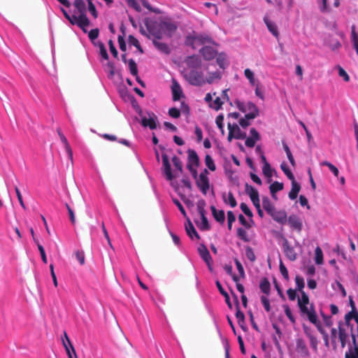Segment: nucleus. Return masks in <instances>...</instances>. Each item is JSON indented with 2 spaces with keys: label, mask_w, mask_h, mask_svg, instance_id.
Returning a JSON list of instances; mask_svg holds the SVG:
<instances>
[{
  "label": "nucleus",
  "mask_w": 358,
  "mask_h": 358,
  "mask_svg": "<svg viewBox=\"0 0 358 358\" xmlns=\"http://www.w3.org/2000/svg\"><path fill=\"white\" fill-rule=\"evenodd\" d=\"M61 11L66 20L72 25H77L84 32H87L85 27H88L90 21L87 17L86 1H60Z\"/></svg>",
  "instance_id": "1"
},
{
  "label": "nucleus",
  "mask_w": 358,
  "mask_h": 358,
  "mask_svg": "<svg viewBox=\"0 0 358 358\" xmlns=\"http://www.w3.org/2000/svg\"><path fill=\"white\" fill-rule=\"evenodd\" d=\"M301 297L298 299V305L301 313L306 315L311 323L317 324V315L313 305H310L308 308L307 307V304L309 303V298L308 295L304 292H301Z\"/></svg>",
  "instance_id": "2"
},
{
  "label": "nucleus",
  "mask_w": 358,
  "mask_h": 358,
  "mask_svg": "<svg viewBox=\"0 0 358 358\" xmlns=\"http://www.w3.org/2000/svg\"><path fill=\"white\" fill-rule=\"evenodd\" d=\"M184 78L190 85L194 86H201L206 83L203 72L194 69L186 72Z\"/></svg>",
  "instance_id": "3"
},
{
  "label": "nucleus",
  "mask_w": 358,
  "mask_h": 358,
  "mask_svg": "<svg viewBox=\"0 0 358 358\" xmlns=\"http://www.w3.org/2000/svg\"><path fill=\"white\" fill-rule=\"evenodd\" d=\"M147 31L150 33V39L161 40L163 37L162 29L160 27V22H152L146 20L145 22Z\"/></svg>",
  "instance_id": "4"
},
{
  "label": "nucleus",
  "mask_w": 358,
  "mask_h": 358,
  "mask_svg": "<svg viewBox=\"0 0 358 358\" xmlns=\"http://www.w3.org/2000/svg\"><path fill=\"white\" fill-rule=\"evenodd\" d=\"M229 134L227 140L231 142L233 138L236 139H245L246 138V133L241 130L238 124L228 123Z\"/></svg>",
  "instance_id": "5"
},
{
  "label": "nucleus",
  "mask_w": 358,
  "mask_h": 358,
  "mask_svg": "<svg viewBox=\"0 0 358 358\" xmlns=\"http://www.w3.org/2000/svg\"><path fill=\"white\" fill-rule=\"evenodd\" d=\"M208 172L207 169H204L199 174V178L196 179V184L201 192L205 195L209 189V179L208 178Z\"/></svg>",
  "instance_id": "6"
},
{
  "label": "nucleus",
  "mask_w": 358,
  "mask_h": 358,
  "mask_svg": "<svg viewBox=\"0 0 358 358\" xmlns=\"http://www.w3.org/2000/svg\"><path fill=\"white\" fill-rule=\"evenodd\" d=\"M160 27L162 29L164 35L169 38L171 37L177 29V25L169 20L160 21Z\"/></svg>",
  "instance_id": "7"
},
{
  "label": "nucleus",
  "mask_w": 358,
  "mask_h": 358,
  "mask_svg": "<svg viewBox=\"0 0 358 358\" xmlns=\"http://www.w3.org/2000/svg\"><path fill=\"white\" fill-rule=\"evenodd\" d=\"M198 251L199 253L200 257L202 258V259L206 262V264L208 266V268L210 271H213V259L210 256V254L204 245H201L199 248Z\"/></svg>",
  "instance_id": "8"
},
{
  "label": "nucleus",
  "mask_w": 358,
  "mask_h": 358,
  "mask_svg": "<svg viewBox=\"0 0 358 358\" xmlns=\"http://www.w3.org/2000/svg\"><path fill=\"white\" fill-rule=\"evenodd\" d=\"M283 251L288 259L293 262L296 259V253L293 247L290 245L287 238H283L282 243Z\"/></svg>",
  "instance_id": "9"
},
{
  "label": "nucleus",
  "mask_w": 358,
  "mask_h": 358,
  "mask_svg": "<svg viewBox=\"0 0 358 358\" xmlns=\"http://www.w3.org/2000/svg\"><path fill=\"white\" fill-rule=\"evenodd\" d=\"M350 305L352 308V310L345 315V324L346 326L350 325V318H353L358 325V312L355 307L354 301L350 298Z\"/></svg>",
  "instance_id": "10"
},
{
  "label": "nucleus",
  "mask_w": 358,
  "mask_h": 358,
  "mask_svg": "<svg viewBox=\"0 0 358 358\" xmlns=\"http://www.w3.org/2000/svg\"><path fill=\"white\" fill-rule=\"evenodd\" d=\"M287 220L292 229L296 231L298 233L301 231L303 224L301 219L297 215H291Z\"/></svg>",
  "instance_id": "11"
},
{
  "label": "nucleus",
  "mask_w": 358,
  "mask_h": 358,
  "mask_svg": "<svg viewBox=\"0 0 358 358\" xmlns=\"http://www.w3.org/2000/svg\"><path fill=\"white\" fill-rule=\"evenodd\" d=\"M250 137L245 138V144L248 148H253L257 141L260 140V135L255 128H252L250 131Z\"/></svg>",
  "instance_id": "12"
},
{
  "label": "nucleus",
  "mask_w": 358,
  "mask_h": 358,
  "mask_svg": "<svg viewBox=\"0 0 358 358\" xmlns=\"http://www.w3.org/2000/svg\"><path fill=\"white\" fill-rule=\"evenodd\" d=\"M162 157L164 171L166 175V178L168 180H172L174 178V176L171 172V164L169 163V157L166 154H163Z\"/></svg>",
  "instance_id": "13"
},
{
  "label": "nucleus",
  "mask_w": 358,
  "mask_h": 358,
  "mask_svg": "<svg viewBox=\"0 0 358 358\" xmlns=\"http://www.w3.org/2000/svg\"><path fill=\"white\" fill-rule=\"evenodd\" d=\"M204 59L210 61L213 59L217 55L215 50L210 46H204L199 50Z\"/></svg>",
  "instance_id": "14"
},
{
  "label": "nucleus",
  "mask_w": 358,
  "mask_h": 358,
  "mask_svg": "<svg viewBox=\"0 0 358 358\" xmlns=\"http://www.w3.org/2000/svg\"><path fill=\"white\" fill-rule=\"evenodd\" d=\"M245 107H247V111H248V113L245 114L246 118L255 119L257 116H259V109L255 103L249 101L247 103H245Z\"/></svg>",
  "instance_id": "15"
},
{
  "label": "nucleus",
  "mask_w": 358,
  "mask_h": 358,
  "mask_svg": "<svg viewBox=\"0 0 358 358\" xmlns=\"http://www.w3.org/2000/svg\"><path fill=\"white\" fill-rule=\"evenodd\" d=\"M348 338V334L347 333L346 329L343 327V324L342 322H339L338 323V339L341 342V345L342 348H344L347 343V340Z\"/></svg>",
  "instance_id": "16"
},
{
  "label": "nucleus",
  "mask_w": 358,
  "mask_h": 358,
  "mask_svg": "<svg viewBox=\"0 0 358 358\" xmlns=\"http://www.w3.org/2000/svg\"><path fill=\"white\" fill-rule=\"evenodd\" d=\"M187 66L190 69H199L201 66V60L197 55L188 57L185 59Z\"/></svg>",
  "instance_id": "17"
},
{
  "label": "nucleus",
  "mask_w": 358,
  "mask_h": 358,
  "mask_svg": "<svg viewBox=\"0 0 358 358\" xmlns=\"http://www.w3.org/2000/svg\"><path fill=\"white\" fill-rule=\"evenodd\" d=\"M235 298V302H236V317L238 321V324L241 326V327L244 329L243 324L245 323V315L244 313L240 309V305L239 301L238 299V297L236 294L234 295Z\"/></svg>",
  "instance_id": "18"
},
{
  "label": "nucleus",
  "mask_w": 358,
  "mask_h": 358,
  "mask_svg": "<svg viewBox=\"0 0 358 358\" xmlns=\"http://www.w3.org/2000/svg\"><path fill=\"white\" fill-rule=\"evenodd\" d=\"M156 120L157 116L154 113H152V115H150L149 118L146 117H142L141 124L145 127H148L150 129H155L157 128Z\"/></svg>",
  "instance_id": "19"
},
{
  "label": "nucleus",
  "mask_w": 358,
  "mask_h": 358,
  "mask_svg": "<svg viewBox=\"0 0 358 358\" xmlns=\"http://www.w3.org/2000/svg\"><path fill=\"white\" fill-rule=\"evenodd\" d=\"M57 131L60 138L61 141L64 145L65 150L69 155V157L71 162H72L73 161V152H72L71 148L66 138L62 132L61 129L58 128Z\"/></svg>",
  "instance_id": "20"
},
{
  "label": "nucleus",
  "mask_w": 358,
  "mask_h": 358,
  "mask_svg": "<svg viewBox=\"0 0 358 358\" xmlns=\"http://www.w3.org/2000/svg\"><path fill=\"white\" fill-rule=\"evenodd\" d=\"M272 218L280 224H285L287 222V216L285 210L276 211L275 210L270 214Z\"/></svg>",
  "instance_id": "21"
},
{
  "label": "nucleus",
  "mask_w": 358,
  "mask_h": 358,
  "mask_svg": "<svg viewBox=\"0 0 358 358\" xmlns=\"http://www.w3.org/2000/svg\"><path fill=\"white\" fill-rule=\"evenodd\" d=\"M185 230L187 235L192 239L194 236L196 239H200V236L196 231L193 224L190 221V220L187 218V224H185Z\"/></svg>",
  "instance_id": "22"
},
{
  "label": "nucleus",
  "mask_w": 358,
  "mask_h": 358,
  "mask_svg": "<svg viewBox=\"0 0 358 358\" xmlns=\"http://www.w3.org/2000/svg\"><path fill=\"white\" fill-rule=\"evenodd\" d=\"M171 91L173 94V100L174 101L180 100L182 96V91L180 85L176 80L173 81Z\"/></svg>",
  "instance_id": "23"
},
{
  "label": "nucleus",
  "mask_w": 358,
  "mask_h": 358,
  "mask_svg": "<svg viewBox=\"0 0 358 358\" xmlns=\"http://www.w3.org/2000/svg\"><path fill=\"white\" fill-rule=\"evenodd\" d=\"M350 41L353 48L358 55V32L355 24L351 26Z\"/></svg>",
  "instance_id": "24"
},
{
  "label": "nucleus",
  "mask_w": 358,
  "mask_h": 358,
  "mask_svg": "<svg viewBox=\"0 0 358 358\" xmlns=\"http://www.w3.org/2000/svg\"><path fill=\"white\" fill-rule=\"evenodd\" d=\"M210 210L215 220L217 222L223 224L225 220L224 211L223 210H217L214 206H210Z\"/></svg>",
  "instance_id": "25"
},
{
  "label": "nucleus",
  "mask_w": 358,
  "mask_h": 358,
  "mask_svg": "<svg viewBox=\"0 0 358 358\" xmlns=\"http://www.w3.org/2000/svg\"><path fill=\"white\" fill-rule=\"evenodd\" d=\"M152 43L155 47L161 52L169 55L171 52V49L169 45L163 42L159 41V40L152 39Z\"/></svg>",
  "instance_id": "26"
},
{
  "label": "nucleus",
  "mask_w": 358,
  "mask_h": 358,
  "mask_svg": "<svg viewBox=\"0 0 358 358\" xmlns=\"http://www.w3.org/2000/svg\"><path fill=\"white\" fill-rule=\"evenodd\" d=\"M188 153V162L187 164H191L192 166H198L199 164V159L198 155L194 150L189 149Z\"/></svg>",
  "instance_id": "27"
},
{
  "label": "nucleus",
  "mask_w": 358,
  "mask_h": 358,
  "mask_svg": "<svg viewBox=\"0 0 358 358\" xmlns=\"http://www.w3.org/2000/svg\"><path fill=\"white\" fill-rule=\"evenodd\" d=\"M264 20L269 31L274 36L278 37L279 32L276 24L273 22L271 21L267 17H264Z\"/></svg>",
  "instance_id": "28"
},
{
  "label": "nucleus",
  "mask_w": 358,
  "mask_h": 358,
  "mask_svg": "<svg viewBox=\"0 0 358 358\" xmlns=\"http://www.w3.org/2000/svg\"><path fill=\"white\" fill-rule=\"evenodd\" d=\"M300 189H301L300 185L298 182H296L295 180H292V189L289 193V198L291 200L296 199Z\"/></svg>",
  "instance_id": "29"
},
{
  "label": "nucleus",
  "mask_w": 358,
  "mask_h": 358,
  "mask_svg": "<svg viewBox=\"0 0 358 358\" xmlns=\"http://www.w3.org/2000/svg\"><path fill=\"white\" fill-rule=\"evenodd\" d=\"M262 206L268 215L271 214L275 210L274 205L267 196L262 198Z\"/></svg>",
  "instance_id": "30"
},
{
  "label": "nucleus",
  "mask_w": 358,
  "mask_h": 358,
  "mask_svg": "<svg viewBox=\"0 0 358 358\" xmlns=\"http://www.w3.org/2000/svg\"><path fill=\"white\" fill-rule=\"evenodd\" d=\"M215 284H216V286H217L219 292H220V294L224 297L225 302L227 304L228 307L230 309H231L232 304L231 303L230 298H229L228 293L224 289V288L222 287V286L219 280H217L215 282Z\"/></svg>",
  "instance_id": "31"
},
{
  "label": "nucleus",
  "mask_w": 358,
  "mask_h": 358,
  "mask_svg": "<svg viewBox=\"0 0 358 358\" xmlns=\"http://www.w3.org/2000/svg\"><path fill=\"white\" fill-rule=\"evenodd\" d=\"M222 198H223L224 202L226 203H229V204L230 205V206L231 208H234L237 206L236 200L234 194H232V192H229L227 194V197L226 193H223Z\"/></svg>",
  "instance_id": "32"
},
{
  "label": "nucleus",
  "mask_w": 358,
  "mask_h": 358,
  "mask_svg": "<svg viewBox=\"0 0 358 358\" xmlns=\"http://www.w3.org/2000/svg\"><path fill=\"white\" fill-rule=\"evenodd\" d=\"M259 288L263 293L267 295L269 294L271 289V284L266 278H264L261 280L259 284Z\"/></svg>",
  "instance_id": "33"
},
{
  "label": "nucleus",
  "mask_w": 358,
  "mask_h": 358,
  "mask_svg": "<svg viewBox=\"0 0 358 358\" xmlns=\"http://www.w3.org/2000/svg\"><path fill=\"white\" fill-rule=\"evenodd\" d=\"M245 187V193L250 196V199H254L257 196H259L258 191L252 185L246 183Z\"/></svg>",
  "instance_id": "34"
},
{
  "label": "nucleus",
  "mask_w": 358,
  "mask_h": 358,
  "mask_svg": "<svg viewBox=\"0 0 358 358\" xmlns=\"http://www.w3.org/2000/svg\"><path fill=\"white\" fill-rule=\"evenodd\" d=\"M296 349L299 352L303 353L305 355H308V350L306 345L302 339H298L296 341Z\"/></svg>",
  "instance_id": "35"
},
{
  "label": "nucleus",
  "mask_w": 358,
  "mask_h": 358,
  "mask_svg": "<svg viewBox=\"0 0 358 358\" xmlns=\"http://www.w3.org/2000/svg\"><path fill=\"white\" fill-rule=\"evenodd\" d=\"M201 219V222L200 224L196 223L198 227L202 231H208L210 229V227L208 223V219L206 217V214L203 215H200Z\"/></svg>",
  "instance_id": "36"
},
{
  "label": "nucleus",
  "mask_w": 358,
  "mask_h": 358,
  "mask_svg": "<svg viewBox=\"0 0 358 358\" xmlns=\"http://www.w3.org/2000/svg\"><path fill=\"white\" fill-rule=\"evenodd\" d=\"M282 146H283L284 150L286 152L287 157L290 164H292V166H296V162H295V160L294 159V157H293V155H292V154L291 152V150H290L289 146L284 141H282Z\"/></svg>",
  "instance_id": "37"
},
{
  "label": "nucleus",
  "mask_w": 358,
  "mask_h": 358,
  "mask_svg": "<svg viewBox=\"0 0 358 358\" xmlns=\"http://www.w3.org/2000/svg\"><path fill=\"white\" fill-rule=\"evenodd\" d=\"M283 189V183L278 181L273 182L269 186L271 194H275L276 192L281 191Z\"/></svg>",
  "instance_id": "38"
},
{
  "label": "nucleus",
  "mask_w": 358,
  "mask_h": 358,
  "mask_svg": "<svg viewBox=\"0 0 358 358\" xmlns=\"http://www.w3.org/2000/svg\"><path fill=\"white\" fill-rule=\"evenodd\" d=\"M128 43L129 45H132L135 46L141 53L143 52V48H141V46L140 45L138 40L134 36H132V35L129 36Z\"/></svg>",
  "instance_id": "39"
},
{
  "label": "nucleus",
  "mask_w": 358,
  "mask_h": 358,
  "mask_svg": "<svg viewBox=\"0 0 358 358\" xmlns=\"http://www.w3.org/2000/svg\"><path fill=\"white\" fill-rule=\"evenodd\" d=\"M216 62L221 69H225L227 66V58L224 54H220L217 57Z\"/></svg>",
  "instance_id": "40"
},
{
  "label": "nucleus",
  "mask_w": 358,
  "mask_h": 358,
  "mask_svg": "<svg viewBox=\"0 0 358 358\" xmlns=\"http://www.w3.org/2000/svg\"><path fill=\"white\" fill-rule=\"evenodd\" d=\"M280 169L291 181L295 180L292 172L285 162L280 164Z\"/></svg>",
  "instance_id": "41"
},
{
  "label": "nucleus",
  "mask_w": 358,
  "mask_h": 358,
  "mask_svg": "<svg viewBox=\"0 0 358 358\" xmlns=\"http://www.w3.org/2000/svg\"><path fill=\"white\" fill-rule=\"evenodd\" d=\"M237 236L239 238H241V240H243L244 242H249L250 241V238L248 237V232L243 228H241V227L238 228V229H237Z\"/></svg>",
  "instance_id": "42"
},
{
  "label": "nucleus",
  "mask_w": 358,
  "mask_h": 358,
  "mask_svg": "<svg viewBox=\"0 0 358 358\" xmlns=\"http://www.w3.org/2000/svg\"><path fill=\"white\" fill-rule=\"evenodd\" d=\"M220 78L221 74L219 71L210 72L208 73V77L207 78L206 82L211 84L215 80H220Z\"/></svg>",
  "instance_id": "43"
},
{
  "label": "nucleus",
  "mask_w": 358,
  "mask_h": 358,
  "mask_svg": "<svg viewBox=\"0 0 358 358\" xmlns=\"http://www.w3.org/2000/svg\"><path fill=\"white\" fill-rule=\"evenodd\" d=\"M99 34V30L97 28L93 29L89 31L88 37L94 45H96L97 42H95L94 41L98 38Z\"/></svg>",
  "instance_id": "44"
},
{
  "label": "nucleus",
  "mask_w": 358,
  "mask_h": 358,
  "mask_svg": "<svg viewBox=\"0 0 358 358\" xmlns=\"http://www.w3.org/2000/svg\"><path fill=\"white\" fill-rule=\"evenodd\" d=\"M315 262L318 265L323 263V253L322 249L320 247H317L315 248Z\"/></svg>",
  "instance_id": "45"
},
{
  "label": "nucleus",
  "mask_w": 358,
  "mask_h": 358,
  "mask_svg": "<svg viewBox=\"0 0 358 358\" xmlns=\"http://www.w3.org/2000/svg\"><path fill=\"white\" fill-rule=\"evenodd\" d=\"M96 46L99 47L101 56L104 59H108V55L104 44L101 41H98Z\"/></svg>",
  "instance_id": "46"
},
{
  "label": "nucleus",
  "mask_w": 358,
  "mask_h": 358,
  "mask_svg": "<svg viewBox=\"0 0 358 358\" xmlns=\"http://www.w3.org/2000/svg\"><path fill=\"white\" fill-rule=\"evenodd\" d=\"M321 165L327 166L336 177L338 176V173H339L338 169L334 164L330 163L329 162L324 161L321 163Z\"/></svg>",
  "instance_id": "47"
},
{
  "label": "nucleus",
  "mask_w": 358,
  "mask_h": 358,
  "mask_svg": "<svg viewBox=\"0 0 358 358\" xmlns=\"http://www.w3.org/2000/svg\"><path fill=\"white\" fill-rule=\"evenodd\" d=\"M128 64L131 74L133 76H137L138 68L135 61L133 59H130L128 61Z\"/></svg>",
  "instance_id": "48"
},
{
  "label": "nucleus",
  "mask_w": 358,
  "mask_h": 358,
  "mask_svg": "<svg viewBox=\"0 0 358 358\" xmlns=\"http://www.w3.org/2000/svg\"><path fill=\"white\" fill-rule=\"evenodd\" d=\"M245 255L247 258L251 262H254L256 260L255 254L252 250V248L250 246H247L245 248Z\"/></svg>",
  "instance_id": "49"
},
{
  "label": "nucleus",
  "mask_w": 358,
  "mask_h": 358,
  "mask_svg": "<svg viewBox=\"0 0 358 358\" xmlns=\"http://www.w3.org/2000/svg\"><path fill=\"white\" fill-rule=\"evenodd\" d=\"M244 74H245V76L248 79L250 83L252 85H255V79L254 73L250 69H246L244 71Z\"/></svg>",
  "instance_id": "50"
},
{
  "label": "nucleus",
  "mask_w": 358,
  "mask_h": 358,
  "mask_svg": "<svg viewBox=\"0 0 358 358\" xmlns=\"http://www.w3.org/2000/svg\"><path fill=\"white\" fill-rule=\"evenodd\" d=\"M295 282H296V289L300 292H303V289L304 288V286H305L303 278L302 277H301V276L297 275L295 278Z\"/></svg>",
  "instance_id": "51"
},
{
  "label": "nucleus",
  "mask_w": 358,
  "mask_h": 358,
  "mask_svg": "<svg viewBox=\"0 0 358 358\" xmlns=\"http://www.w3.org/2000/svg\"><path fill=\"white\" fill-rule=\"evenodd\" d=\"M172 162L175 168L180 173L182 172V164L179 157L173 156Z\"/></svg>",
  "instance_id": "52"
},
{
  "label": "nucleus",
  "mask_w": 358,
  "mask_h": 358,
  "mask_svg": "<svg viewBox=\"0 0 358 358\" xmlns=\"http://www.w3.org/2000/svg\"><path fill=\"white\" fill-rule=\"evenodd\" d=\"M206 201L203 199H201L197 202V210L200 215L206 214Z\"/></svg>",
  "instance_id": "53"
},
{
  "label": "nucleus",
  "mask_w": 358,
  "mask_h": 358,
  "mask_svg": "<svg viewBox=\"0 0 358 358\" xmlns=\"http://www.w3.org/2000/svg\"><path fill=\"white\" fill-rule=\"evenodd\" d=\"M206 165L210 171H215L216 167L212 157L207 155L205 157Z\"/></svg>",
  "instance_id": "54"
},
{
  "label": "nucleus",
  "mask_w": 358,
  "mask_h": 358,
  "mask_svg": "<svg viewBox=\"0 0 358 358\" xmlns=\"http://www.w3.org/2000/svg\"><path fill=\"white\" fill-rule=\"evenodd\" d=\"M234 262L236 266L237 270L239 273L240 277L242 278H245V273L243 265L238 259H235Z\"/></svg>",
  "instance_id": "55"
},
{
  "label": "nucleus",
  "mask_w": 358,
  "mask_h": 358,
  "mask_svg": "<svg viewBox=\"0 0 358 358\" xmlns=\"http://www.w3.org/2000/svg\"><path fill=\"white\" fill-rule=\"evenodd\" d=\"M262 171L266 177L271 178L272 176V169L269 163L264 164Z\"/></svg>",
  "instance_id": "56"
},
{
  "label": "nucleus",
  "mask_w": 358,
  "mask_h": 358,
  "mask_svg": "<svg viewBox=\"0 0 358 358\" xmlns=\"http://www.w3.org/2000/svg\"><path fill=\"white\" fill-rule=\"evenodd\" d=\"M240 208L241 210L243 212L245 215H246L249 217H252L253 216L252 212L249 208L248 205L245 203H241L240 205Z\"/></svg>",
  "instance_id": "57"
},
{
  "label": "nucleus",
  "mask_w": 358,
  "mask_h": 358,
  "mask_svg": "<svg viewBox=\"0 0 358 358\" xmlns=\"http://www.w3.org/2000/svg\"><path fill=\"white\" fill-rule=\"evenodd\" d=\"M194 41L199 42L201 44L210 43L211 39L207 36L199 35L194 37Z\"/></svg>",
  "instance_id": "58"
},
{
  "label": "nucleus",
  "mask_w": 358,
  "mask_h": 358,
  "mask_svg": "<svg viewBox=\"0 0 358 358\" xmlns=\"http://www.w3.org/2000/svg\"><path fill=\"white\" fill-rule=\"evenodd\" d=\"M88 5V10L94 17V18H96L98 17V12L96 9L95 6L93 4L92 1H87Z\"/></svg>",
  "instance_id": "59"
},
{
  "label": "nucleus",
  "mask_w": 358,
  "mask_h": 358,
  "mask_svg": "<svg viewBox=\"0 0 358 358\" xmlns=\"http://www.w3.org/2000/svg\"><path fill=\"white\" fill-rule=\"evenodd\" d=\"M279 268H280V271L282 275L283 276V278L285 280H288L289 279L288 271L282 261L280 262Z\"/></svg>",
  "instance_id": "60"
},
{
  "label": "nucleus",
  "mask_w": 358,
  "mask_h": 358,
  "mask_svg": "<svg viewBox=\"0 0 358 358\" xmlns=\"http://www.w3.org/2000/svg\"><path fill=\"white\" fill-rule=\"evenodd\" d=\"M283 307L285 309V313L286 316L288 317V319L290 320V322L292 323H293V324L295 323V322H296L295 318L293 316L289 307L287 305H285Z\"/></svg>",
  "instance_id": "61"
},
{
  "label": "nucleus",
  "mask_w": 358,
  "mask_h": 358,
  "mask_svg": "<svg viewBox=\"0 0 358 358\" xmlns=\"http://www.w3.org/2000/svg\"><path fill=\"white\" fill-rule=\"evenodd\" d=\"M223 121H224V115L222 114H220L217 116L216 120H215V123H216L217 127L222 131V132L224 131Z\"/></svg>",
  "instance_id": "62"
},
{
  "label": "nucleus",
  "mask_w": 358,
  "mask_h": 358,
  "mask_svg": "<svg viewBox=\"0 0 358 358\" xmlns=\"http://www.w3.org/2000/svg\"><path fill=\"white\" fill-rule=\"evenodd\" d=\"M307 336L308 337V338L310 340V346L315 350H317V338L313 335H312L310 333H307Z\"/></svg>",
  "instance_id": "63"
},
{
  "label": "nucleus",
  "mask_w": 358,
  "mask_h": 358,
  "mask_svg": "<svg viewBox=\"0 0 358 358\" xmlns=\"http://www.w3.org/2000/svg\"><path fill=\"white\" fill-rule=\"evenodd\" d=\"M169 115L173 118H178L180 116V110L177 108H171L169 110Z\"/></svg>",
  "instance_id": "64"
}]
</instances>
